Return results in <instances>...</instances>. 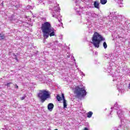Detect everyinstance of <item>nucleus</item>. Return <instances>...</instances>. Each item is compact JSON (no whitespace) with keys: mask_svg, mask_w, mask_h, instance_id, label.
<instances>
[{"mask_svg":"<svg viewBox=\"0 0 130 130\" xmlns=\"http://www.w3.org/2000/svg\"><path fill=\"white\" fill-rule=\"evenodd\" d=\"M44 39H47L49 37H52L55 35V30L51 26V24L49 22H45L42 24L41 27Z\"/></svg>","mask_w":130,"mask_h":130,"instance_id":"obj_1","label":"nucleus"},{"mask_svg":"<svg viewBox=\"0 0 130 130\" xmlns=\"http://www.w3.org/2000/svg\"><path fill=\"white\" fill-rule=\"evenodd\" d=\"M92 44L96 48H99L100 46V42L103 41V37L97 32H95L92 38Z\"/></svg>","mask_w":130,"mask_h":130,"instance_id":"obj_2","label":"nucleus"},{"mask_svg":"<svg viewBox=\"0 0 130 130\" xmlns=\"http://www.w3.org/2000/svg\"><path fill=\"white\" fill-rule=\"evenodd\" d=\"M38 97L40 99L41 103H44L48 98H50V94L49 91L46 90H41L39 91Z\"/></svg>","mask_w":130,"mask_h":130,"instance_id":"obj_3","label":"nucleus"},{"mask_svg":"<svg viewBox=\"0 0 130 130\" xmlns=\"http://www.w3.org/2000/svg\"><path fill=\"white\" fill-rule=\"evenodd\" d=\"M74 94L75 95V98H79L81 96L84 97V96H86L87 95V92L85 90V88H80V86H77L74 89Z\"/></svg>","mask_w":130,"mask_h":130,"instance_id":"obj_4","label":"nucleus"},{"mask_svg":"<svg viewBox=\"0 0 130 130\" xmlns=\"http://www.w3.org/2000/svg\"><path fill=\"white\" fill-rule=\"evenodd\" d=\"M61 96L63 99V108H67L68 104H67V100H66V99H64V94H63V93H62Z\"/></svg>","mask_w":130,"mask_h":130,"instance_id":"obj_5","label":"nucleus"},{"mask_svg":"<svg viewBox=\"0 0 130 130\" xmlns=\"http://www.w3.org/2000/svg\"><path fill=\"white\" fill-rule=\"evenodd\" d=\"M99 5H100V4L99 3V1H95L94 2L93 6L94 8H95V9H98V10H99V9H100V7H99Z\"/></svg>","mask_w":130,"mask_h":130,"instance_id":"obj_6","label":"nucleus"},{"mask_svg":"<svg viewBox=\"0 0 130 130\" xmlns=\"http://www.w3.org/2000/svg\"><path fill=\"white\" fill-rule=\"evenodd\" d=\"M53 107H54V105L52 103H49L48 105V109L50 110V111H52V109H53Z\"/></svg>","mask_w":130,"mask_h":130,"instance_id":"obj_7","label":"nucleus"},{"mask_svg":"<svg viewBox=\"0 0 130 130\" xmlns=\"http://www.w3.org/2000/svg\"><path fill=\"white\" fill-rule=\"evenodd\" d=\"M87 117L88 118H91V117H92V115H93V112H92L91 111H89L87 113Z\"/></svg>","mask_w":130,"mask_h":130,"instance_id":"obj_8","label":"nucleus"},{"mask_svg":"<svg viewBox=\"0 0 130 130\" xmlns=\"http://www.w3.org/2000/svg\"><path fill=\"white\" fill-rule=\"evenodd\" d=\"M56 98L57 100V101H61L62 98L60 97L59 96V94H57V96H56Z\"/></svg>","mask_w":130,"mask_h":130,"instance_id":"obj_9","label":"nucleus"},{"mask_svg":"<svg viewBox=\"0 0 130 130\" xmlns=\"http://www.w3.org/2000/svg\"><path fill=\"white\" fill-rule=\"evenodd\" d=\"M101 5H105L107 3V0H100Z\"/></svg>","mask_w":130,"mask_h":130,"instance_id":"obj_10","label":"nucleus"},{"mask_svg":"<svg viewBox=\"0 0 130 130\" xmlns=\"http://www.w3.org/2000/svg\"><path fill=\"white\" fill-rule=\"evenodd\" d=\"M5 37V35H4V34L3 33L0 34V40H3Z\"/></svg>","mask_w":130,"mask_h":130,"instance_id":"obj_11","label":"nucleus"},{"mask_svg":"<svg viewBox=\"0 0 130 130\" xmlns=\"http://www.w3.org/2000/svg\"><path fill=\"white\" fill-rule=\"evenodd\" d=\"M13 56H14L15 59L16 60V61H19V59H18V57L17 56V55L16 54L13 53Z\"/></svg>","mask_w":130,"mask_h":130,"instance_id":"obj_12","label":"nucleus"},{"mask_svg":"<svg viewBox=\"0 0 130 130\" xmlns=\"http://www.w3.org/2000/svg\"><path fill=\"white\" fill-rule=\"evenodd\" d=\"M103 46H104V48H105V49H106L107 47V44L105 42L103 43Z\"/></svg>","mask_w":130,"mask_h":130,"instance_id":"obj_13","label":"nucleus"},{"mask_svg":"<svg viewBox=\"0 0 130 130\" xmlns=\"http://www.w3.org/2000/svg\"><path fill=\"white\" fill-rule=\"evenodd\" d=\"M11 84H12V82H10L6 84V86H7L8 87H9V86H10L11 85Z\"/></svg>","mask_w":130,"mask_h":130,"instance_id":"obj_14","label":"nucleus"},{"mask_svg":"<svg viewBox=\"0 0 130 130\" xmlns=\"http://www.w3.org/2000/svg\"><path fill=\"white\" fill-rule=\"evenodd\" d=\"M25 98H26V96H22L20 98L21 100H24V99H25Z\"/></svg>","mask_w":130,"mask_h":130,"instance_id":"obj_15","label":"nucleus"},{"mask_svg":"<svg viewBox=\"0 0 130 130\" xmlns=\"http://www.w3.org/2000/svg\"><path fill=\"white\" fill-rule=\"evenodd\" d=\"M15 88L16 89H19V86L17 84H15Z\"/></svg>","mask_w":130,"mask_h":130,"instance_id":"obj_16","label":"nucleus"},{"mask_svg":"<svg viewBox=\"0 0 130 130\" xmlns=\"http://www.w3.org/2000/svg\"><path fill=\"white\" fill-rule=\"evenodd\" d=\"M83 130H88V129L87 127H84Z\"/></svg>","mask_w":130,"mask_h":130,"instance_id":"obj_17","label":"nucleus"},{"mask_svg":"<svg viewBox=\"0 0 130 130\" xmlns=\"http://www.w3.org/2000/svg\"><path fill=\"white\" fill-rule=\"evenodd\" d=\"M128 89H130V83L129 84V86H128Z\"/></svg>","mask_w":130,"mask_h":130,"instance_id":"obj_18","label":"nucleus"},{"mask_svg":"<svg viewBox=\"0 0 130 130\" xmlns=\"http://www.w3.org/2000/svg\"><path fill=\"white\" fill-rule=\"evenodd\" d=\"M54 130H58V129H54Z\"/></svg>","mask_w":130,"mask_h":130,"instance_id":"obj_19","label":"nucleus"}]
</instances>
